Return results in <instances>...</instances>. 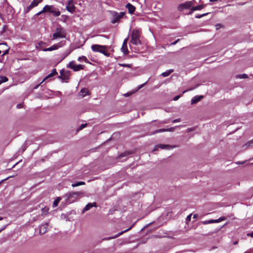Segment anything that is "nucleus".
I'll use <instances>...</instances> for the list:
<instances>
[{"instance_id":"423d86ee","label":"nucleus","mask_w":253,"mask_h":253,"mask_svg":"<svg viewBox=\"0 0 253 253\" xmlns=\"http://www.w3.org/2000/svg\"><path fill=\"white\" fill-rule=\"evenodd\" d=\"M53 7V5H46L44 6V7L43 8V9L42 11L37 13L36 15H40L42 13L47 12L50 13Z\"/></svg>"},{"instance_id":"ddd939ff","label":"nucleus","mask_w":253,"mask_h":253,"mask_svg":"<svg viewBox=\"0 0 253 253\" xmlns=\"http://www.w3.org/2000/svg\"><path fill=\"white\" fill-rule=\"evenodd\" d=\"M89 94L90 92L87 88H84L80 90V96L82 97H84L87 95H89Z\"/></svg>"},{"instance_id":"49530a36","label":"nucleus","mask_w":253,"mask_h":253,"mask_svg":"<svg viewBox=\"0 0 253 253\" xmlns=\"http://www.w3.org/2000/svg\"><path fill=\"white\" fill-rule=\"evenodd\" d=\"M198 217V215L197 214H194L193 215V218H197Z\"/></svg>"},{"instance_id":"de8ad7c7","label":"nucleus","mask_w":253,"mask_h":253,"mask_svg":"<svg viewBox=\"0 0 253 253\" xmlns=\"http://www.w3.org/2000/svg\"><path fill=\"white\" fill-rule=\"evenodd\" d=\"M248 235L252 237H253V232L250 234H248Z\"/></svg>"},{"instance_id":"0e129e2a","label":"nucleus","mask_w":253,"mask_h":253,"mask_svg":"<svg viewBox=\"0 0 253 253\" xmlns=\"http://www.w3.org/2000/svg\"><path fill=\"white\" fill-rule=\"evenodd\" d=\"M176 42H177L176 41V42H174L173 43H172V44H175L176 43Z\"/></svg>"},{"instance_id":"f8f14e48","label":"nucleus","mask_w":253,"mask_h":253,"mask_svg":"<svg viewBox=\"0 0 253 253\" xmlns=\"http://www.w3.org/2000/svg\"><path fill=\"white\" fill-rule=\"evenodd\" d=\"M158 148H160L162 149H170L171 148H174V147L168 145L159 144L155 146V148L154 149V151H156Z\"/></svg>"},{"instance_id":"79ce46f5","label":"nucleus","mask_w":253,"mask_h":253,"mask_svg":"<svg viewBox=\"0 0 253 253\" xmlns=\"http://www.w3.org/2000/svg\"><path fill=\"white\" fill-rule=\"evenodd\" d=\"M225 219V218L224 217H221L218 218V220H219V222H220L221 221H223V220H224Z\"/></svg>"},{"instance_id":"4d7b16f0","label":"nucleus","mask_w":253,"mask_h":253,"mask_svg":"<svg viewBox=\"0 0 253 253\" xmlns=\"http://www.w3.org/2000/svg\"><path fill=\"white\" fill-rule=\"evenodd\" d=\"M80 69H82L83 68L81 65H80Z\"/></svg>"},{"instance_id":"b1692460","label":"nucleus","mask_w":253,"mask_h":253,"mask_svg":"<svg viewBox=\"0 0 253 253\" xmlns=\"http://www.w3.org/2000/svg\"><path fill=\"white\" fill-rule=\"evenodd\" d=\"M121 50L125 54H126L128 53L127 45H122Z\"/></svg>"},{"instance_id":"9b49d317","label":"nucleus","mask_w":253,"mask_h":253,"mask_svg":"<svg viewBox=\"0 0 253 253\" xmlns=\"http://www.w3.org/2000/svg\"><path fill=\"white\" fill-rule=\"evenodd\" d=\"M61 45H60V43H58L57 44H54L49 47L44 48V49H43V51H52L53 50L57 49L59 47H61Z\"/></svg>"},{"instance_id":"4be33fe9","label":"nucleus","mask_w":253,"mask_h":253,"mask_svg":"<svg viewBox=\"0 0 253 253\" xmlns=\"http://www.w3.org/2000/svg\"><path fill=\"white\" fill-rule=\"evenodd\" d=\"M173 71L172 69H169L165 72L162 73L161 75L164 77H166L169 76Z\"/></svg>"},{"instance_id":"6e6552de","label":"nucleus","mask_w":253,"mask_h":253,"mask_svg":"<svg viewBox=\"0 0 253 253\" xmlns=\"http://www.w3.org/2000/svg\"><path fill=\"white\" fill-rule=\"evenodd\" d=\"M67 10L70 12H73L75 10V6H74L73 4V0H70L66 6Z\"/></svg>"},{"instance_id":"13d9d810","label":"nucleus","mask_w":253,"mask_h":253,"mask_svg":"<svg viewBox=\"0 0 253 253\" xmlns=\"http://www.w3.org/2000/svg\"><path fill=\"white\" fill-rule=\"evenodd\" d=\"M125 96H128V93L125 94Z\"/></svg>"},{"instance_id":"39448f33","label":"nucleus","mask_w":253,"mask_h":253,"mask_svg":"<svg viewBox=\"0 0 253 253\" xmlns=\"http://www.w3.org/2000/svg\"><path fill=\"white\" fill-rule=\"evenodd\" d=\"M193 2L192 1H186L184 3L179 4L178 6L179 10H182L184 9H188L192 7L193 5Z\"/></svg>"},{"instance_id":"a211bd4d","label":"nucleus","mask_w":253,"mask_h":253,"mask_svg":"<svg viewBox=\"0 0 253 253\" xmlns=\"http://www.w3.org/2000/svg\"><path fill=\"white\" fill-rule=\"evenodd\" d=\"M130 228H131V227H129L128 229H126V230H125L124 231H123L119 233L118 234H116L114 236H113V237H109V238H108V240H110V239H115V238L118 237L119 236L122 235L123 233L127 232V231H128Z\"/></svg>"},{"instance_id":"412c9836","label":"nucleus","mask_w":253,"mask_h":253,"mask_svg":"<svg viewBox=\"0 0 253 253\" xmlns=\"http://www.w3.org/2000/svg\"><path fill=\"white\" fill-rule=\"evenodd\" d=\"M121 18V16L116 14L114 16L113 19L112 20V23L114 24L118 22L119 19Z\"/></svg>"},{"instance_id":"dca6fc26","label":"nucleus","mask_w":253,"mask_h":253,"mask_svg":"<svg viewBox=\"0 0 253 253\" xmlns=\"http://www.w3.org/2000/svg\"><path fill=\"white\" fill-rule=\"evenodd\" d=\"M78 197V194L76 192H73L72 193H69L68 196V199L69 200L71 201L72 202L74 201V199L72 200V198H77Z\"/></svg>"},{"instance_id":"aec40b11","label":"nucleus","mask_w":253,"mask_h":253,"mask_svg":"<svg viewBox=\"0 0 253 253\" xmlns=\"http://www.w3.org/2000/svg\"><path fill=\"white\" fill-rule=\"evenodd\" d=\"M173 130V128L172 127H170L169 129H157L155 131H154L153 132V134H155V133H160V132H165V131H172Z\"/></svg>"},{"instance_id":"bf43d9fd","label":"nucleus","mask_w":253,"mask_h":253,"mask_svg":"<svg viewBox=\"0 0 253 253\" xmlns=\"http://www.w3.org/2000/svg\"><path fill=\"white\" fill-rule=\"evenodd\" d=\"M1 44H4V45H7L6 43H5V42L1 43Z\"/></svg>"},{"instance_id":"f704fd0d","label":"nucleus","mask_w":253,"mask_h":253,"mask_svg":"<svg viewBox=\"0 0 253 253\" xmlns=\"http://www.w3.org/2000/svg\"><path fill=\"white\" fill-rule=\"evenodd\" d=\"M180 121V119H177L173 120L172 121V123H175L179 122Z\"/></svg>"},{"instance_id":"f3484780","label":"nucleus","mask_w":253,"mask_h":253,"mask_svg":"<svg viewBox=\"0 0 253 253\" xmlns=\"http://www.w3.org/2000/svg\"><path fill=\"white\" fill-rule=\"evenodd\" d=\"M95 206H95V203H89L87 205H86L85 206V207H84V208L83 209V212H84L85 211H87L88 210H89L91 208H92L93 207H95Z\"/></svg>"},{"instance_id":"052dcab7","label":"nucleus","mask_w":253,"mask_h":253,"mask_svg":"<svg viewBox=\"0 0 253 253\" xmlns=\"http://www.w3.org/2000/svg\"><path fill=\"white\" fill-rule=\"evenodd\" d=\"M3 219V217H0V220H1Z\"/></svg>"},{"instance_id":"9d476101","label":"nucleus","mask_w":253,"mask_h":253,"mask_svg":"<svg viewBox=\"0 0 253 253\" xmlns=\"http://www.w3.org/2000/svg\"><path fill=\"white\" fill-rule=\"evenodd\" d=\"M57 72L56 71V69H53L52 71H51V72L48 75H47V76H46L43 80L42 81L41 83H42L43 82H44V81H46L47 79L57 75Z\"/></svg>"},{"instance_id":"69168bd1","label":"nucleus","mask_w":253,"mask_h":253,"mask_svg":"<svg viewBox=\"0 0 253 253\" xmlns=\"http://www.w3.org/2000/svg\"><path fill=\"white\" fill-rule=\"evenodd\" d=\"M143 85H144V84H142V85H141V86H140V87H139V88H141V87Z\"/></svg>"},{"instance_id":"393cba45","label":"nucleus","mask_w":253,"mask_h":253,"mask_svg":"<svg viewBox=\"0 0 253 253\" xmlns=\"http://www.w3.org/2000/svg\"><path fill=\"white\" fill-rule=\"evenodd\" d=\"M42 1V0H33V1L31 2V3L30 4L34 8V7L37 6L38 5V4L40 2H41Z\"/></svg>"},{"instance_id":"a19ab883","label":"nucleus","mask_w":253,"mask_h":253,"mask_svg":"<svg viewBox=\"0 0 253 253\" xmlns=\"http://www.w3.org/2000/svg\"><path fill=\"white\" fill-rule=\"evenodd\" d=\"M195 11V10H194V7H193L191 8V10L189 11V14H191L193 12V11Z\"/></svg>"},{"instance_id":"5fc2aeb1","label":"nucleus","mask_w":253,"mask_h":253,"mask_svg":"<svg viewBox=\"0 0 253 253\" xmlns=\"http://www.w3.org/2000/svg\"><path fill=\"white\" fill-rule=\"evenodd\" d=\"M244 253H253V252H251V251H250V252H246Z\"/></svg>"},{"instance_id":"37998d69","label":"nucleus","mask_w":253,"mask_h":253,"mask_svg":"<svg viewBox=\"0 0 253 253\" xmlns=\"http://www.w3.org/2000/svg\"><path fill=\"white\" fill-rule=\"evenodd\" d=\"M195 17L196 18H201L202 17H203V15H202L201 14V15H197Z\"/></svg>"},{"instance_id":"f257e3e1","label":"nucleus","mask_w":253,"mask_h":253,"mask_svg":"<svg viewBox=\"0 0 253 253\" xmlns=\"http://www.w3.org/2000/svg\"><path fill=\"white\" fill-rule=\"evenodd\" d=\"M140 33L138 30L135 29L133 30L131 35L130 42L135 45L141 44V42L140 40Z\"/></svg>"},{"instance_id":"603ef678","label":"nucleus","mask_w":253,"mask_h":253,"mask_svg":"<svg viewBox=\"0 0 253 253\" xmlns=\"http://www.w3.org/2000/svg\"><path fill=\"white\" fill-rule=\"evenodd\" d=\"M84 184V182L83 181H80V185Z\"/></svg>"},{"instance_id":"473e14b6","label":"nucleus","mask_w":253,"mask_h":253,"mask_svg":"<svg viewBox=\"0 0 253 253\" xmlns=\"http://www.w3.org/2000/svg\"><path fill=\"white\" fill-rule=\"evenodd\" d=\"M49 209L46 207H44L42 209V211L44 212H48Z\"/></svg>"},{"instance_id":"774afa93","label":"nucleus","mask_w":253,"mask_h":253,"mask_svg":"<svg viewBox=\"0 0 253 253\" xmlns=\"http://www.w3.org/2000/svg\"><path fill=\"white\" fill-rule=\"evenodd\" d=\"M239 4H240V5H243V4H244V3H239Z\"/></svg>"},{"instance_id":"4c0bfd02","label":"nucleus","mask_w":253,"mask_h":253,"mask_svg":"<svg viewBox=\"0 0 253 253\" xmlns=\"http://www.w3.org/2000/svg\"><path fill=\"white\" fill-rule=\"evenodd\" d=\"M180 97V95H177L173 98V100L176 101Z\"/></svg>"},{"instance_id":"ea45409f","label":"nucleus","mask_w":253,"mask_h":253,"mask_svg":"<svg viewBox=\"0 0 253 253\" xmlns=\"http://www.w3.org/2000/svg\"><path fill=\"white\" fill-rule=\"evenodd\" d=\"M121 65L123 67H130V65L129 64H121Z\"/></svg>"},{"instance_id":"7c9ffc66","label":"nucleus","mask_w":253,"mask_h":253,"mask_svg":"<svg viewBox=\"0 0 253 253\" xmlns=\"http://www.w3.org/2000/svg\"><path fill=\"white\" fill-rule=\"evenodd\" d=\"M191 216H192V214H189L186 218V221L188 222L189 221H190L191 220Z\"/></svg>"},{"instance_id":"72a5a7b5","label":"nucleus","mask_w":253,"mask_h":253,"mask_svg":"<svg viewBox=\"0 0 253 253\" xmlns=\"http://www.w3.org/2000/svg\"><path fill=\"white\" fill-rule=\"evenodd\" d=\"M86 126V124L80 125V129H82L84 128Z\"/></svg>"},{"instance_id":"7ed1b4c3","label":"nucleus","mask_w":253,"mask_h":253,"mask_svg":"<svg viewBox=\"0 0 253 253\" xmlns=\"http://www.w3.org/2000/svg\"><path fill=\"white\" fill-rule=\"evenodd\" d=\"M91 49L94 52H99L107 56H109V53H108L106 49V46L99 44H93L91 46Z\"/></svg>"},{"instance_id":"cd10ccee","label":"nucleus","mask_w":253,"mask_h":253,"mask_svg":"<svg viewBox=\"0 0 253 253\" xmlns=\"http://www.w3.org/2000/svg\"><path fill=\"white\" fill-rule=\"evenodd\" d=\"M204 5H200L196 6L194 7V10H200L203 9L204 7Z\"/></svg>"},{"instance_id":"5701e85b","label":"nucleus","mask_w":253,"mask_h":253,"mask_svg":"<svg viewBox=\"0 0 253 253\" xmlns=\"http://www.w3.org/2000/svg\"><path fill=\"white\" fill-rule=\"evenodd\" d=\"M61 200V198L60 197H57L53 202V205H52L53 208L56 207L58 206V205Z\"/></svg>"},{"instance_id":"0eeeda50","label":"nucleus","mask_w":253,"mask_h":253,"mask_svg":"<svg viewBox=\"0 0 253 253\" xmlns=\"http://www.w3.org/2000/svg\"><path fill=\"white\" fill-rule=\"evenodd\" d=\"M67 67L73 69L74 71H79V65H77L74 61L70 62Z\"/></svg>"},{"instance_id":"58836bf2","label":"nucleus","mask_w":253,"mask_h":253,"mask_svg":"<svg viewBox=\"0 0 253 253\" xmlns=\"http://www.w3.org/2000/svg\"><path fill=\"white\" fill-rule=\"evenodd\" d=\"M127 39H125L124 42H123V45H127Z\"/></svg>"},{"instance_id":"2f4dec72","label":"nucleus","mask_w":253,"mask_h":253,"mask_svg":"<svg viewBox=\"0 0 253 253\" xmlns=\"http://www.w3.org/2000/svg\"><path fill=\"white\" fill-rule=\"evenodd\" d=\"M86 58L84 56L80 57V62L81 61H84L86 62Z\"/></svg>"},{"instance_id":"e433bc0d","label":"nucleus","mask_w":253,"mask_h":253,"mask_svg":"<svg viewBox=\"0 0 253 253\" xmlns=\"http://www.w3.org/2000/svg\"><path fill=\"white\" fill-rule=\"evenodd\" d=\"M79 186V182H76L75 184H72V187H77Z\"/></svg>"},{"instance_id":"a878e982","label":"nucleus","mask_w":253,"mask_h":253,"mask_svg":"<svg viewBox=\"0 0 253 253\" xmlns=\"http://www.w3.org/2000/svg\"><path fill=\"white\" fill-rule=\"evenodd\" d=\"M8 78L5 76H0V84L2 83H5L8 81Z\"/></svg>"},{"instance_id":"864d4df0","label":"nucleus","mask_w":253,"mask_h":253,"mask_svg":"<svg viewBox=\"0 0 253 253\" xmlns=\"http://www.w3.org/2000/svg\"><path fill=\"white\" fill-rule=\"evenodd\" d=\"M191 89H188V90H191ZM187 91H188V90H186L183 91V93H185V92H186Z\"/></svg>"},{"instance_id":"6e6d98bb","label":"nucleus","mask_w":253,"mask_h":253,"mask_svg":"<svg viewBox=\"0 0 253 253\" xmlns=\"http://www.w3.org/2000/svg\"><path fill=\"white\" fill-rule=\"evenodd\" d=\"M217 0H210V1H216Z\"/></svg>"},{"instance_id":"c85d7f7f","label":"nucleus","mask_w":253,"mask_h":253,"mask_svg":"<svg viewBox=\"0 0 253 253\" xmlns=\"http://www.w3.org/2000/svg\"><path fill=\"white\" fill-rule=\"evenodd\" d=\"M237 77L240 79H246L248 78V75L247 74H244L238 75Z\"/></svg>"},{"instance_id":"680f3d73","label":"nucleus","mask_w":253,"mask_h":253,"mask_svg":"<svg viewBox=\"0 0 253 253\" xmlns=\"http://www.w3.org/2000/svg\"><path fill=\"white\" fill-rule=\"evenodd\" d=\"M4 228H2V229H0V232H1V231L4 229Z\"/></svg>"},{"instance_id":"6ab92c4d","label":"nucleus","mask_w":253,"mask_h":253,"mask_svg":"<svg viewBox=\"0 0 253 253\" xmlns=\"http://www.w3.org/2000/svg\"><path fill=\"white\" fill-rule=\"evenodd\" d=\"M54 16H58L60 15V12L57 8L53 7L51 12Z\"/></svg>"},{"instance_id":"a18cd8bd","label":"nucleus","mask_w":253,"mask_h":253,"mask_svg":"<svg viewBox=\"0 0 253 253\" xmlns=\"http://www.w3.org/2000/svg\"><path fill=\"white\" fill-rule=\"evenodd\" d=\"M213 223L219 222V221L218 219H213Z\"/></svg>"},{"instance_id":"1a4fd4ad","label":"nucleus","mask_w":253,"mask_h":253,"mask_svg":"<svg viewBox=\"0 0 253 253\" xmlns=\"http://www.w3.org/2000/svg\"><path fill=\"white\" fill-rule=\"evenodd\" d=\"M48 226V223H45L41 225L40 226V228H39V231H40V234L42 235V234H44V233H45L47 231Z\"/></svg>"},{"instance_id":"bb28decb","label":"nucleus","mask_w":253,"mask_h":253,"mask_svg":"<svg viewBox=\"0 0 253 253\" xmlns=\"http://www.w3.org/2000/svg\"><path fill=\"white\" fill-rule=\"evenodd\" d=\"M32 8H33V7L30 4L28 6H27L24 10V12L25 13H28Z\"/></svg>"},{"instance_id":"3c124183","label":"nucleus","mask_w":253,"mask_h":253,"mask_svg":"<svg viewBox=\"0 0 253 253\" xmlns=\"http://www.w3.org/2000/svg\"><path fill=\"white\" fill-rule=\"evenodd\" d=\"M209 13H204V14H201L202 15H203V17L206 16V15H207Z\"/></svg>"},{"instance_id":"4468645a","label":"nucleus","mask_w":253,"mask_h":253,"mask_svg":"<svg viewBox=\"0 0 253 253\" xmlns=\"http://www.w3.org/2000/svg\"><path fill=\"white\" fill-rule=\"evenodd\" d=\"M203 98V96L202 95H199V96L197 95V96H194L191 99V104H194L197 103L198 102L200 101L201 99Z\"/></svg>"},{"instance_id":"2eb2a0df","label":"nucleus","mask_w":253,"mask_h":253,"mask_svg":"<svg viewBox=\"0 0 253 253\" xmlns=\"http://www.w3.org/2000/svg\"><path fill=\"white\" fill-rule=\"evenodd\" d=\"M126 7L128 9V12L131 14L133 13L135 9V7L129 3L126 4Z\"/></svg>"},{"instance_id":"c756f323","label":"nucleus","mask_w":253,"mask_h":253,"mask_svg":"<svg viewBox=\"0 0 253 253\" xmlns=\"http://www.w3.org/2000/svg\"><path fill=\"white\" fill-rule=\"evenodd\" d=\"M203 223L204 224H208L211 223H213V219L209 220H206L203 222Z\"/></svg>"},{"instance_id":"e2e57ef3","label":"nucleus","mask_w":253,"mask_h":253,"mask_svg":"<svg viewBox=\"0 0 253 253\" xmlns=\"http://www.w3.org/2000/svg\"><path fill=\"white\" fill-rule=\"evenodd\" d=\"M249 143H253V140H252L250 142H249Z\"/></svg>"},{"instance_id":"c03bdc74","label":"nucleus","mask_w":253,"mask_h":253,"mask_svg":"<svg viewBox=\"0 0 253 253\" xmlns=\"http://www.w3.org/2000/svg\"><path fill=\"white\" fill-rule=\"evenodd\" d=\"M42 83H40L39 84H37L34 87V89H37L39 87V86L42 84Z\"/></svg>"},{"instance_id":"20e7f679","label":"nucleus","mask_w":253,"mask_h":253,"mask_svg":"<svg viewBox=\"0 0 253 253\" xmlns=\"http://www.w3.org/2000/svg\"><path fill=\"white\" fill-rule=\"evenodd\" d=\"M70 76V71L62 69L60 71V76H58V78L61 79L62 82H68L69 80Z\"/></svg>"},{"instance_id":"c9c22d12","label":"nucleus","mask_w":253,"mask_h":253,"mask_svg":"<svg viewBox=\"0 0 253 253\" xmlns=\"http://www.w3.org/2000/svg\"><path fill=\"white\" fill-rule=\"evenodd\" d=\"M8 51H9V49H7L5 50L3 52V54H2V56H4V55H6V54H8Z\"/></svg>"},{"instance_id":"8fccbe9b","label":"nucleus","mask_w":253,"mask_h":253,"mask_svg":"<svg viewBox=\"0 0 253 253\" xmlns=\"http://www.w3.org/2000/svg\"><path fill=\"white\" fill-rule=\"evenodd\" d=\"M117 15H119L121 16V17L123 16L124 13L123 12H121L120 14H117Z\"/></svg>"},{"instance_id":"f03ea898","label":"nucleus","mask_w":253,"mask_h":253,"mask_svg":"<svg viewBox=\"0 0 253 253\" xmlns=\"http://www.w3.org/2000/svg\"><path fill=\"white\" fill-rule=\"evenodd\" d=\"M66 33L65 30L59 25L56 28L55 33L53 34L52 40L57 38H64L66 37Z\"/></svg>"},{"instance_id":"09e8293b","label":"nucleus","mask_w":253,"mask_h":253,"mask_svg":"<svg viewBox=\"0 0 253 253\" xmlns=\"http://www.w3.org/2000/svg\"><path fill=\"white\" fill-rule=\"evenodd\" d=\"M17 107L18 108H21V107H22V105H21V104H18V105H17Z\"/></svg>"},{"instance_id":"338daca9","label":"nucleus","mask_w":253,"mask_h":253,"mask_svg":"<svg viewBox=\"0 0 253 253\" xmlns=\"http://www.w3.org/2000/svg\"><path fill=\"white\" fill-rule=\"evenodd\" d=\"M79 131V128L77 129V131Z\"/></svg>"}]
</instances>
